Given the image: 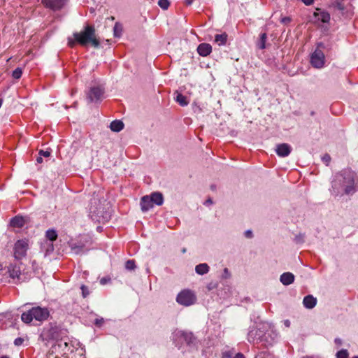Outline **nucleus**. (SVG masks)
<instances>
[{
  "label": "nucleus",
  "instance_id": "nucleus-1",
  "mask_svg": "<svg viewBox=\"0 0 358 358\" xmlns=\"http://www.w3.org/2000/svg\"><path fill=\"white\" fill-rule=\"evenodd\" d=\"M356 176L350 170H345L336 175L335 180L332 182V188L338 194L340 189L343 188L346 194H353L355 192Z\"/></svg>",
  "mask_w": 358,
  "mask_h": 358
},
{
  "label": "nucleus",
  "instance_id": "nucleus-2",
  "mask_svg": "<svg viewBox=\"0 0 358 358\" xmlns=\"http://www.w3.org/2000/svg\"><path fill=\"white\" fill-rule=\"evenodd\" d=\"M73 36L77 43L82 46H86L89 43L96 48L100 46V41L96 38L94 26L87 24L81 31L74 32Z\"/></svg>",
  "mask_w": 358,
  "mask_h": 358
},
{
  "label": "nucleus",
  "instance_id": "nucleus-3",
  "mask_svg": "<svg viewBox=\"0 0 358 358\" xmlns=\"http://www.w3.org/2000/svg\"><path fill=\"white\" fill-rule=\"evenodd\" d=\"M49 311L46 308L36 306L22 314L21 319L25 323H30L33 319L41 322L48 319Z\"/></svg>",
  "mask_w": 358,
  "mask_h": 358
},
{
  "label": "nucleus",
  "instance_id": "nucleus-4",
  "mask_svg": "<svg viewBox=\"0 0 358 358\" xmlns=\"http://www.w3.org/2000/svg\"><path fill=\"white\" fill-rule=\"evenodd\" d=\"M270 328V324L267 322H259L255 328L251 329L248 334L249 342H255L261 341L266 331Z\"/></svg>",
  "mask_w": 358,
  "mask_h": 358
},
{
  "label": "nucleus",
  "instance_id": "nucleus-5",
  "mask_svg": "<svg viewBox=\"0 0 358 358\" xmlns=\"http://www.w3.org/2000/svg\"><path fill=\"white\" fill-rule=\"evenodd\" d=\"M196 301V297L193 292L189 289L181 291L176 297V301L182 306H189Z\"/></svg>",
  "mask_w": 358,
  "mask_h": 358
},
{
  "label": "nucleus",
  "instance_id": "nucleus-6",
  "mask_svg": "<svg viewBox=\"0 0 358 358\" xmlns=\"http://www.w3.org/2000/svg\"><path fill=\"white\" fill-rule=\"evenodd\" d=\"M323 46L324 45L322 43H319L316 50L311 55L310 63L315 68L320 69L324 64V54L320 49V47Z\"/></svg>",
  "mask_w": 358,
  "mask_h": 358
},
{
  "label": "nucleus",
  "instance_id": "nucleus-7",
  "mask_svg": "<svg viewBox=\"0 0 358 358\" xmlns=\"http://www.w3.org/2000/svg\"><path fill=\"white\" fill-rule=\"evenodd\" d=\"M29 248L28 241L26 239L18 240L14 245V257L16 259H22L27 255Z\"/></svg>",
  "mask_w": 358,
  "mask_h": 358
},
{
  "label": "nucleus",
  "instance_id": "nucleus-8",
  "mask_svg": "<svg viewBox=\"0 0 358 358\" xmlns=\"http://www.w3.org/2000/svg\"><path fill=\"white\" fill-rule=\"evenodd\" d=\"M67 0H41V3L53 11L59 10L65 6Z\"/></svg>",
  "mask_w": 358,
  "mask_h": 358
},
{
  "label": "nucleus",
  "instance_id": "nucleus-9",
  "mask_svg": "<svg viewBox=\"0 0 358 358\" xmlns=\"http://www.w3.org/2000/svg\"><path fill=\"white\" fill-rule=\"evenodd\" d=\"M103 94V89L101 87H93L87 94V99L90 102H97L101 100Z\"/></svg>",
  "mask_w": 358,
  "mask_h": 358
},
{
  "label": "nucleus",
  "instance_id": "nucleus-10",
  "mask_svg": "<svg viewBox=\"0 0 358 358\" xmlns=\"http://www.w3.org/2000/svg\"><path fill=\"white\" fill-rule=\"evenodd\" d=\"M9 276L14 280L15 283H18L22 281V274L19 266L16 265H10L8 268Z\"/></svg>",
  "mask_w": 358,
  "mask_h": 358
},
{
  "label": "nucleus",
  "instance_id": "nucleus-11",
  "mask_svg": "<svg viewBox=\"0 0 358 358\" xmlns=\"http://www.w3.org/2000/svg\"><path fill=\"white\" fill-rule=\"evenodd\" d=\"M275 151L279 157H285L290 154L292 148L287 143H281L276 145Z\"/></svg>",
  "mask_w": 358,
  "mask_h": 358
},
{
  "label": "nucleus",
  "instance_id": "nucleus-12",
  "mask_svg": "<svg viewBox=\"0 0 358 358\" xmlns=\"http://www.w3.org/2000/svg\"><path fill=\"white\" fill-rule=\"evenodd\" d=\"M140 204L143 212H146L154 206V204L148 195L144 196L141 198Z\"/></svg>",
  "mask_w": 358,
  "mask_h": 358
},
{
  "label": "nucleus",
  "instance_id": "nucleus-13",
  "mask_svg": "<svg viewBox=\"0 0 358 358\" xmlns=\"http://www.w3.org/2000/svg\"><path fill=\"white\" fill-rule=\"evenodd\" d=\"M197 52L199 55L206 57L212 52V47L208 43H201L197 48Z\"/></svg>",
  "mask_w": 358,
  "mask_h": 358
},
{
  "label": "nucleus",
  "instance_id": "nucleus-14",
  "mask_svg": "<svg viewBox=\"0 0 358 358\" xmlns=\"http://www.w3.org/2000/svg\"><path fill=\"white\" fill-rule=\"evenodd\" d=\"M176 335L182 338L187 345L194 343L195 338L191 332L178 331Z\"/></svg>",
  "mask_w": 358,
  "mask_h": 358
},
{
  "label": "nucleus",
  "instance_id": "nucleus-15",
  "mask_svg": "<svg viewBox=\"0 0 358 358\" xmlns=\"http://www.w3.org/2000/svg\"><path fill=\"white\" fill-rule=\"evenodd\" d=\"M303 304L306 308L312 309L317 304V299L313 295H308L303 298Z\"/></svg>",
  "mask_w": 358,
  "mask_h": 358
},
{
  "label": "nucleus",
  "instance_id": "nucleus-16",
  "mask_svg": "<svg viewBox=\"0 0 358 358\" xmlns=\"http://www.w3.org/2000/svg\"><path fill=\"white\" fill-rule=\"evenodd\" d=\"M280 280L284 285H289L294 282V275L290 272H286L280 275Z\"/></svg>",
  "mask_w": 358,
  "mask_h": 358
},
{
  "label": "nucleus",
  "instance_id": "nucleus-17",
  "mask_svg": "<svg viewBox=\"0 0 358 358\" xmlns=\"http://www.w3.org/2000/svg\"><path fill=\"white\" fill-rule=\"evenodd\" d=\"M149 196L150 197L153 204H156L157 206L163 204L164 197L162 193L157 192H153Z\"/></svg>",
  "mask_w": 358,
  "mask_h": 358
},
{
  "label": "nucleus",
  "instance_id": "nucleus-18",
  "mask_svg": "<svg viewBox=\"0 0 358 358\" xmlns=\"http://www.w3.org/2000/svg\"><path fill=\"white\" fill-rule=\"evenodd\" d=\"M25 224V219L22 216H15L10 220V225L14 227H22Z\"/></svg>",
  "mask_w": 358,
  "mask_h": 358
},
{
  "label": "nucleus",
  "instance_id": "nucleus-19",
  "mask_svg": "<svg viewBox=\"0 0 358 358\" xmlns=\"http://www.w3.org/2000/svg\"><path fill=\"white\" fill-rule=\"evenodd\" d=\"M110 128L113 131L119 132L124 128V123L121 120H114L110 124Z\"/></svg>",
  "mask_w": 358,
  "mask_h": 358
},
{
  "label": "nucleus",
  "instance_id": "nucleus-20",
  "mask_svg": "<svg viewBox=\"0 0 358 358\" xmlns=\"http://www.w3.org/2000/svg\"><path fill=\"white\" fill-rule=\"evenodd\" d=\"M196 272L199 275H203L208 272L209 266L207 264H200L197 265L195 268Z\"/></svg>",
  "mask_w": 358,
  "mask_h": 358
},
{
  "label": "nucleus",
  "instance_id": "nucleus-21",
  "mask_svg": "<svg viewBox=\"0 0 358 358\" xmlns=\"http://www.w3.org/2000/svg\"><path fill=\"white\" fill-rule=\"evenodd\" d=\"M227 34L224 33L221 34H217L215 37V41L218 43L219 45H224L227 42Z\"/></svg>",
  "mask_w": 358,
  "mask_h": 358
},
{
  "label": "nucleus",
  "instance_id": "nucleus-22",
  "mask_svg": "<svg viewBox=\"0 0 358 358\" xmlns=\"http://www.w3.org/2000/svg\"><path fill=\"white\" fill-rule=\"evenodd\" d=\"M266 38H267V35L266 33H263L260 35V37H259V41H257V46L259 48V49H264L266 48Z\"/></svg>",
  "mask_w": 358,
  "mask_h": 358
},
{
  "label": "nucleus",
  "instance_id": "nucleus-23",
  "mask_svg": "<svg viewBox=\"0 0 358 358\" xmlns=\"http://www.w3.org/2000/svg\"><path fill=\"white\" fill-rule=\"evenodd\" d=\"M122 32V26L118 23L116 22L115 24V26L113 27V34L115 37H120Z\"/></svg>",
  "mask_w": 358,
  "mask_h": 358
},
{
  "label": "nucleus",
  "instance_id": "nucleus-24",
  "mask_svg": "<svg viewBox=\"0 0 358 358\" xmlns=\"http://www.w3.org/2000/svg\"><path fill=\"white\" fill-rule=\"evenodd\" d=\"M46 238L50 241H54L57 239V231L54 229H49L46 231Z\"/></svg>",
  "mask_w": 358,
  "mask_h": 358
},
{
  "label": "nucleus",
  "instance_id": "nucleus-25",
  "mask_svg": "<svg viewBox=\"0 0 358 358\" xmlns=\"http://www.w3.org/2000/svg\"><path fill=\"white\" fill-rule=\"evenodd\" d=\"M318 20H321L322 22L327 23L330 20V15L327 12H321L317 13Z\"/></svg>",
  "mask_w": 358,
  "mask_h": 358
},
{
  "label": "nucleus",
  "instance_id": "nucleus-26",
  "mask_svg": "<svg viewBox=\"0 0 358 358\" xmlns=\"http://www.w3.org/2000/svg\"><path fill=\"white\" fill-rule=\"evenodd\" d=\"M176 101L182 106H185L188 104V101H187L186 96H183L181 94H178L176 99Z\"/></svg>",
  "mask_w": 358,
  "mask_h": 358
},
{
  "label": "nucleus",
  "instance_id": "nucleus-27",
  "mask_svg": "<svg viewBox=\"0 0 358 358\" xmlns=\"http://www.w3.org/2000/svg\"><path fill=\"white\" fill-rule=\"evenodd\" d=\"M22 74V69L20 67L15 69L12 73V76L15 79H19L21 78Z\"/></svg>",
  "mask_w": 358,
  "mask_h": 358
},
{
  "label": "nucleus",
  "instance_id": "nucleus-28",
  "mask_svg": "<svg viewBox=\"0 0 358 358\" xmlns=\"http://www.w3.org/2000/svg\"><path fill=\"white\" fill-rule=\"evenodd\" d=\"M158 5L162 9L166 10L169 7L170 2L169 0H159Z\"/></svg>",
  "mask_w": 358,
  "mask_h": 358
},
{
  "label": "nucleus",
  "instance_id": "nucleus-29",
  "mask_svg": "<svg viewBox=\"0 0 358 358\" xmlns=\"http://www.w3.org/2000/svg\"><path fill=\"white\" fill-rule=\"evenodd\" d=\"M125 268L129 271L134 270L136 268L134 260H127L125 263Z\"/></svg>",
  "mask_w": 358,
  "mask_h": 358
},
{
  "label": "nucleus",
  "instance_id": "nucleus-30",
  "mask_svg": "<svg viewBox=\"0 0 358 358\" xmlns=\"http://www.w3.org/2000/svg\"><path fill=\"white\" fill-rule=\"evenodd\" d=\"M349 354L347 350H341L336 353V358H348Z\"/></svg>",
  "mask_w": 358,
  "mask_h": 358
},
{
  "label": "nucleus",
  "instance_id": "nucleus-31",
  "mask_svg": "<svg viewBox=\"0 0 358 358\" xmlns=\"http://www.w3.org/2000/svg\"><path fill=\"white\" fill-rule=\"evenodd\" d=\"M342 0H336L334 3V6L340 10H344V6L341 2Z\"/></svg>",
  "mask_w": 358,
  "mask_h": 358
},
{
  "label": "nucleus",
  "instance_id": "nucleus-32",
  "mask_svg": "<svg viewBox=\"0 0 358 358\" xmlns=\"http://www.w3.org/2000/svg\"><path fill=\"white\" fill-rule=\"evenodd\" d=\"M322 162L327 165L328 166L330 161H331V157L328 154H325L322 157Z\"/></svg>",
  "mask_w": 358,
  "mask_h": 358
},
{
  "label": "nucleus",
  "instance_id": "nucleus-33",
  "mask_svg": "<svg viewBox=\"0 0 358 358\" xmlns=\"http://www.w3.org/2000/svg\"><path fill=\"white\" fill-rule=\"evenodd\" d=\"M231 276V273L227 268H225L223 271V273L222 278L224 279L229 278Z\"/></svg>",
  "mask_w": 358,
  "mask_h": 358
},
{
  "label": "nucleus",
  "instance_id": "nucleus-34",
  "mask_svg": "<svg viewBox=\"0 0 358 358\" xmlns=\"http://www.w3.org/2000/svg\"><path fill=\"white\" fill-rule=\"evenodd\" d=\"M81 290H82V294L84 298L87 297L89 295L88 289L86 286L82 285L81 286Z\"/></svg>",
  "mask_w": 358,
  "mask_h": 358
},
{
  "label": "nucleus",
  "instance_id": "nucleus-35",
  "mask_svg": "<svg viewBox=\"0 0 358 358\" xmlns=\"http://www.w3.org/2000/svg\"><path fill=\"white\" fill-rule=\"evenodd\" d=\"M295 241L296 243H303L304 241V235L303 234H299L298 236H296L295 237Z\"/></svg>",
  "mask_w": 358,
  "mask_h": 358
},
{
  "label": "nucleus",
  "instance_id": "nucleus-36",
  "mask_svg": "<svg viewBox=\"0 0 358 358\" xmlns=\"http://www.w3.org/2000/svg\"><path fill=\"white\" fill-rule=\"evenodd\" d=\"M39 155L44 157H48L50 155V152L48 150H40L38 152Z\"/></svg>",
  "mask_w": 358,
  "mask_h": 358
},
{
  "label": "nucleus",
  "instance_id": "nucleus-37",
  "mask_svg": "<svg viewBox=\"0 0 358 358\" xmlns=\"http://www.w3.org/2000/svg\"><path fill=\"white\" fill-rule=\"evenodd\" d=\"M104 322L103 318H96L94 321V324L97 327H101Z\"/></svg>",
  "mask_w": 358,
  "mask_h": 358
},
{
  "label": "nucleus",
  "instance_id": "nucleus-38",
  "mask_svg": "<svg viewBox=\"0 0 358 358\" xmlns=\"http://www.w3.org/2000/svg\"><path fill=\"white\" fill-rule=\"evenodd\" d=\"M24 342V339L22 338H17L15 341H14V344L17 346L18 345H20L22 344V343Z\"/></svg>",
  "mask_w": 358,
  "mask_h": 358
},
{
  "label": "nucleus",
  "instance_id": "nucleus-39",
  "mask_svg": "<svg viewBox=\"0 0 358 358\" xmlns=\"http://www.w3.org/2000/svg\"><path fill=\"white\" fill-rule=\"evenodd\" d=\"M291 22V18L289 17H285L281 19V22L285 24H287Z\"/></svg>",
  "mask_w": 358,
  "mask_h": 358
},
{
  "label": "nucleus",
  "instance_id": "nucleus-40",
  "mask_svg": "<svg viewBox=\"0 0 358 358\" xmlns=\"http://www.w3.org/2000/svg\"><path fill=\"white\" fill-rule=\"evenodd\" d=\"M77 41L74 39L69 38L68 44L71 48H73Z\"/></svg>",
  "mask_w": 358,
  "mask_h": 358
},
{
  "label": "nucleus",
  "instance_id": "nucleus-41",
  "mask_svg": "<svg viewBox=\"0 0 358 358\" xmlns=\"http://www.w3.org/2000/svg\"><path fill=\"white\" fill-rule=\"evenodd\" d=\"M245 236L248 238H251L252 237V232L251 230H247L245 232Z\"/></svg>",
  "mask_w": 358,
  "mask_h": 358
},
{
  "label": "nucleus",
  "instance_id": "nucleus-42",
  "mask_svg": "<svg viewBox=\"0 0 358 358\" xmlns=\"http://www.w3.org/2000/svg\"><path fill=\"white\" fill-rule=\"evenodd\" d=\"M306 5L310 6L313 4V0H301Z\"/></svg>",
  "mask_w": 358,
  "mask_h": 358
},
{
  "label": "nucleus",
  "instance_id": "nucleus-43",
  "mask_svg": "<svg viewBox=\"0 0 358 358\" xmlns=\"http://www.w3.org/2000/svg\"><path fill=\"white\" fill-rule=\"evenodd\" d=\"M234 358H245V356L242 353H237Z\"/></svg>",
  "mask_w": 358,
  "mask_h": 358
},
{
  "label": "nucleus",
  "instance_id": "nucleus-44",
  "mask_svg": "<svg viewBox=\"0 0 358 358\" xmlns=\"http://www.w3.org/2000/svg\"><path fill=\"white\" fill-rule=\"evenodd\" d=\"M284 324H285V327H289V326H290V321L288 320H285L284 321Z\"/></svg>",
  "mask_w": 358,
  "mask_h": 358
},
{
  "label": "nucleus",
  "instance_id": "nucleus-45",
  "mask_svg": "<svg viewBox=\"0 0 358 358\" xmlns=\"http://www.w3.org/2000/svg\"><path fill=\"white\" fill-rule=\"evenodd\" d=\"M36 162H37L38 163H42V162H43L42 156L39 155V156L36 158Z\"/></svg>",
  "mask_w": 358,
  "mask_h": 358
},
{
  "label": "nucleus",
  "instance_id": "nucleus-46",
  "mask_svg": "<svg viewBox=\"0 0 358 358\" xmlns=\"http://www.w3.org/2000/svg\"><path fill=\"white\" fill-rule=\"evenodd\" d=\"M206 203H210V204L213 203V201H212V199H207V200L206 201Z\"/></svg>",
  "mask_w": 358,
  "mask_h": 358
},
{
  "label": "nucleus",
  "instance_id": "nucleus-47",
  "mask_svg": "<svg viewBox=\"0 0 358 358\" xmlns=\"http://www.w3.org/2000/svg\"><path fill=\"white\" fill-rule=\"evenodd\" d=\"M106 280L105 278H102L100 280L101 284L104 285L106 283Z\"/></svg>",
  "mask_w": 358,
  "mask_h": 358
},
{
  "label": "nucleus",
  "instance_id": "nucleus-48",
  "mask_svg": "<svg viewBox=\"0 0 358 358\" xmlns=\"http://www.w3.org/2000/svg\"><path fill=\"white\" fill-rule=\"evenodd\" d=\"M335 343H338V344H341V341L339 338H336L335 339Z\"/></svg>",
  "mask_w": 358,
  "mask_h": 358
},
{
  "label": "nucleus",
  "instance_id": "nucleus-49",
  "mask_svg": "<svg viewBox=\"0 0 358 358\" xmlns=\"http://www.w3.org/2000/svg\"><path fill=\"white\" fill-rule=\"evenodd\" d=\"M185 1H186V3L189 5L192 3L193 0H185Z\"/></svg>",
  "mask_w": 358,
  "mask_h": 358
},
{
  "label": "nucleus",
  "instance_id": "nucleus-50",
  "mask_svg": "<svg viewBox=\"0 0 358 358\" xmlns=\"http://www.w3.org/2000/svg\"><path fill=\"white\" fill-rule=\"evenodd\" d=\"M63 344L64 345L65 347H67L68 346V343L67 342H64Z\"/></svg>",
  "mask_w": 358,
  "mask_h": 358
},
{
  "label": "nucleus",
  "instance_id": "nucleus-51",
  "mask_svg": "<svg viewBox=\"0 0 358 358\" xmlns=\"http://www.w3.org/2000/svg\"><path fill=\"white\" fill-rule=\"evenodd\" d=\"M0 358H9V357L6 355H4V356L1 357Z\"/></svg>",
  "mask_w": 358,
  "mask_h": 358
},
{
  "label": "nucleus",
  "instance_id": "nucleus-52",
  "mask_svg": "<svg viewBox=\"0 0 358 358\" xmlns=\"http://www.w3.org/2000/svg\"><path fill=\"white\" fill-rule=\"evenodd\" d=\"M182 252L183 253H185V252H186V249H185V248H183V249H182Z\"/></svg>",
  "mask_w": 358,
  "mask_h": 358
},
{
  "label": "nucleus",
  "instance_id": "nucleus-53",
  "mask_svg": "<svg viewBox=\"0 0 358 358\" xmlns=\"http://www.w3.org/2000/svg\"><path fill=\"white\" fill-rule=\"evenodd\" d=\"M60 343H61V344L58 343V345H59V346L62 345V341H61Z\"/></svg>",
  "mask_w": 358,
  "mask_h": 358
},
{
  "label": "nucleus",
  "instance_id": "nucleus-54",
  "mask_svg": "<svg viewBox=\"0 0 358 358\" xmlns=\"http://www.w3.org/2000/svg\"><path fill=\"white\" fill-rule=\"evenodd\" d=\"M352 358H358V356L354 357H352Z\"/></svg>",
  "mask_w": 358,
  "mask_h": 358
},
{
  "label": "nucleus",
  "instance_id": "nucleus-55",
  "mask_svg": "<svg viewBox=\"0 0 358 358\" xmlns=\"http://www.w3.org/2000/svg\"><path fill=\"white\" fill-rule=\"evenodd\" d=\"M303 358H308V357H303Z\"/></svg>",
  "mask_w": 358,
  "mask_h": 358
}]
</instances>
